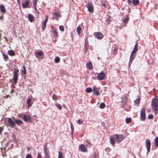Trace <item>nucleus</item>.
I'll list each match as a JSON object with an SVG mask.
<instances>
[{"instance_id":"9","label":"nucleus","mask_w":158,"mask_h":158,"mask_svg":"<svg viewBox=\"0 0 158 158\" xmlns=\"http://www.w3.org/2000/svg\"><path fill=\"white\" fill-rule=\"evenodd\" d=\"M146 147L147 149V153L150 151L151 147V141L149 139H146Z\"/></svg>"},{"instance_id":"52","label":"nucleus","mask_w":158,"mask_h":158,"mask_svg":"<svg viewBox=\"0 0 158 158\" xmlns=\"http://www.w3.org/2000/svg\"><path fill=\"white\" fill-rule=\"evenodd\" d=\"M3 17L4 15L3 14H2V15L0 16V19L2 21L3 19Z\"/></svg>"},{"instance_id":"11","label":"nucleus","mask_w":158,"mask_h":158,"mask_svg":"<svg viewBox=\"0 0 158 158\" xmlns=\"http://www.w3.org/2000/svg\"><path fill=\"white\" fill-rule=\"evenodd\" d=\"M23 118L24 120L27 122L31 121L32 118L29 115H25L23 117Z\"/></svg>"},{"instance_id":"59","label":"nucleus","mask_w":158,"mask_h":158,"mask_svg":"<svg viewBox=\"0 0 158 158\" xmlns=\"http://www.w3.org/2000/svg\"><path fill=\"white\" fill-rule=\"evenodd\" d=\"M35 8V9L36 10H37V9L36 8V6H35V7H34Z\"/></svg>"},{"instance_id":"33","label":"nucleus","mask_w":158,"mask_h":158,"mask_svg":"<svg viewBox=\"0 0 158 158\" xmlns=\"http://www.w3.org/2000/svg\"><path fill=\"white\" fill-rule=\"evenodd\" d=\"M155 146L156 147H158V137H156L155 139Z\"/></svg>"},{"instance_id":"39","label":"nucleus","mask_w":158,"mask_h":158,"mask_svg":"<svg viewBox=\"0 0 158 158\" xmlns=\"http://www.w3.org/2000/svg\"><path fill=\"white\" fill-rule=\"evenodd\" d=\"M105 105L104 103H102L99 105V107L101 109H103L105 107Z\"/></svg>"},{"instance_id":"50","label":"nucleus","mask_w":158,"mask_h":158,"mask_svg":"<svg viewBox=\"0 0 158 158\" xmlns=\"http://www.w3.org/2000/svg\"><path fill=\"white\" fill-rule=\"evenodd\" d=\"M83 122V121L81 120L80 119H78L77 121V123L79 124H81Z\"/></svg>"},{"instance_id":"5","label":"nucleus","mask_w":158,"mask_h":158,"mask_svg":"<svg viewBox=\"0 0 158 158\" xmlns=\"http://www.w3.org/2000/svg\"><path fill=\"white\" fill-rule=\"evenodd\" d=\"M145 109L143 108L140 110V119L141 121H145L146 119L145 113Z\"/></svg>"},{"instance_id":"28","label":"nucleus","mask_w":158,"mask_h":158,"mask_svg":"<svg viewBox=\"0 0 158 158\" xmlns=\"http://www.w3.org/2000/svg\"><path fill=\"white\" fill-rule=\"evenodd\" d=\"M113 48V49L112 53L114 55H115L117 53V52L118 51V48L117 46H116L114 47Z\"/></svg>"},{"instance_id":"47","label":"nucleus","mask_w":158,"mask_h":158,"mask_svg":"<svg viewBox=\"0 0 158 158\" xmlns=\"http://www.w3.org/2000/svg\"><path fill=\"white\" fill-rule=\"evenodd\" d=\"M37 158H41L42 156L41 154L39 152L37 153Z\"/></svg>"},{"instance_id":"31","label":"nucleus","mask_w":158,"mask_h":158,"mask_svg":"<svg viewBox=\"0 0 158 158\" xmlns=\"http://www.w3.org/2000/svg\"><path fill=\"white\" fill-rule=\"evenodd\" d=\"M85 91L87 93H90L93 91V89L89 87L86 88Z\"/></svg>"},{"instance_id":"19","label":"nucleus","mask_w":158,"mask_h":158,"mask_svg":"<svg viewBox=\"0 0 158 158\" xmlns=\"http://www.w3.org/2000/svg\"><path fill=\"white\" fill-rule=\"evenodd\" d=\"M21 74L22 75H24L26 74L27 70L25 65H23L22 67V69H21Z\"/></svg>"},{"instance_id":"4","label":"nucleus","mask_w":158,"mask_h":158,"mask_svg":"<svg viewBox=\"0 0 158 158\" xmlns=\"http://www.w3.org/2000/svg\"><path fill=\"white\" fill-rule=\"evenodd\" d=\"M117 137L116 135L112 136L110 138V142L111 145L114 147V144L115 142H117Z\"/></svg>"},{"instance_id":"49","label":"nucleus","mask_w":158,"mask_h":158,"mask_svg":"<svg viewBox=\"0 0 158 158\" xmlns=\"http://www.w3.org/2000/svg\"><path fill=\"white\" fill-rule=\"evenodd\" d=\"M88 45V43L87 42H85L84 45H85V47L86 50H87L88 49V48H87Z\"/></svg>"},{"instance_id":"46","label":"nucleus","mask_w":158,"mask_h":158,"mask_svg":"<svg viewBox=\"0 0 158 158\" xmlns=\"http://www.w3.org/2000/svg\"><path fill=\"white\" fill-rule=\"evenodd\" d=\"M26 158H32V156L31 154H28L26 156Z\"/></svg>"},{"instance_id":"2","label":"nucleus","mask_w":158,"mask_h":158,"mask_svg":"<svg viewBox=\"0 0 158 158\" xmlns=\"http://www.w3.org/2000/svg\"><path fill=\"white\" fill-rule=\"evenodd\" d=\"M138 44L136 42L134 47V50L132 51L130 57V62L131 63L133 60L135 59L136 56V52L138 51Z\"/></svg>"},{"instance_id":"12","label":"nucleus","mask_w":158,"mask_h":158,"mask_svg":"<svg viewBox=\"0 0 158 158\" xmlns=\"http://www.w3.org/2000/svg\"><path fill=\"white\" fill-rule=\"evenodd\" d=\"M46 19L45 21L42 23V27L41 28L43 31H44L46 26V23L48 20V16L46 15Z\"/></svg>"},{"instance_id":"36","label":"nucleus","mask_w":158,"mask_h":158,"mask_svg":"<svg viewBox=\"0 0 158 158\" xmlns=\"http://www.w3.org/2000/svg\"><path fill=\"white\" fill-rule=\"evenodd\" d=\"M55 106L57 107L59 110H61L62 108L61 106L59 103H56L55 104Z\"/></svg>"},{"instance_id":"7","label":"nucleus","mask_w":158,"mask_h":158,"mask_svg":"<svg viewBox=\"0 0 158 158\" xmlns=\"http://www.w3.org/2000/svg\"><path fill=\"white\" fill-rule=\"evenodd\" d=\"M105 76V74L102 71L98 73L97 76V79L99 80H102L104 79Z\"/></svg>"},{"instance_id":"22","label":"nucleus","mask_w":158,"mask_h":158,"mask_svg":"<svg viewBox=\"0 0 158 158\" xmlns=\"http://www.w3.org/2000/svg\"><path fill=\"white\" fill-rule=\"evenodd\" d=\"M0 10L2 13H6V10L3 5H0Z\"/></svg>"},{"instance_id":"32","label":"nucleus","mask_w":158,"mask_h":158,"mask_svg":"<svg viewBox=\"0 0 158 158\" xmlns=\"http://www.w3.org/2000/svg\"><path fill=\"white\" fill-rule=\"evenodd\" d=\"M129 20V17L128 16H127V17L124 19L123 20V22L125 24H126L127 23Z\"/></svg>"},{"instance_id":"14","label":"nucleus","mask_w":158,"mask_h":158,"mask_svg":"<svg viewBox=\"0 0 158 158\" xmlns=\"http://www.w3.org/2000/svg\"><path fill=\"white\" fill-rule=\"evenodd\" d=\"M93 94H94L98 96L100 95V92L98 89L94 86L93 87Z\"/></svg>"},{"instance_id":"3","label":"nucleus","mask_w":158,"mask_h":158,"mask_svg":"<svg viewBox=\"0 0 158 158\" xmlns=\"http://www.w3.org/2000/svg\"><path fill=\"white\" fill-rule=\"evenodd\" d=\"M19 72V70L17 69L15 70L14 69L13 73V81L14 84H16L17 82L18 79V73Z\"/></svg>"},{"instance_id":"51","label":"nucleus","mask_w":158,"mask_h":158,"mask_svg":"<svg viewBox=\"0 0 158 158\" xmlns=\"http://www.w3.org/2000/svg\"><path fill=\"white\" fill-rule=\"evenodd\" d=\"M44 151H47L48 150L47 149V145H45L44 146Z\"/></svg>"},{"instance_id":"57","label":"nucleus","mask_w":158,"mask_h":158,"mask_svg":"<svg viewBox=\"0 0 158 158\" xmlns=\"http://www.w3.org/2000/svg\"><path fill=\"white\" fill-rule=\"evenodd\" d=\"M3 38L5 39L7 42L8 41V40L6 37H3Z\"/></svg>"},{"instance_id":"21","label":"nucleus","mask_w":158,"mask_h":158,"mask_svg":"<svg viewBox=\"0 0 158 158\" xmlns=\"http://www.w3.org/2000/svg\"><path fill=\"white\" fill-rule=\"evenodd\" d=\"M8 54L10 56H14L15 55V53L13 50H10L7 52Z\"/></svg>"},{"instance_id":"43","label":"nucleus","mask_w":158,"mask_h":158,"mask_svg":"<svg viewBox=\"0 0 158 158\" xmlns=\"http://www.w3.org/2000/svg\"><path fill=\"white\" fill-rule=\"evenodd\" d=\"M60 30L61 31H64V26L63 25L60 26L59 27Z\"/></svg>"},{"instance_id":"26","label":"nucleus","mask_w":158,"mask_h":158,"mask_svg":"<svg viewBox=\"0 0 158 158\" xmlns=\"http://www.w3.org/2000/svg\"><path fill=\"white\" fill-rule=\"evenodd\" d=\"M2 55L4 60L5 61H7L9 60V57L8 56L3 52L2 53Z\"/></svg>"},{"instance_id":"44","label":"nucleus","mask_w":158,"mask_h":158,"mask_svg":"<svg viewBox=\"0 0 158 158\" xmlns=\"http://www.w3.org/2000/svg\"><path fill=\"white\" fill-rule=\"evenodd\" d=\"M38 0H33V6L34 7H35V6L36 5L37 2Z\"/></svg>"},{"instance_id":"18","label":"nucleus","mask_w":158,"mask_h":158,"mask_svg":"<svg viewBox=\"0 0 158 158\" xmlns=\"http://www.w3.org/2000/svg\"><path fill=\"white\" fill-rule=\"evenodd\" d=\"M29 4V2L28 0H26L22 3V5L23 8H27L28 7Z\"/></svg>"},{"instance_id":"23","label":"nucleus","mask_w":158,"mask_h":158,"mask_svg":"<svg viewBox=\"0 0 158 158\" xmlns=\"http://www.w3.org/2000/svg\"><path fill=\"white\" fill-rule=\"evenodd\" d=\"M33 102V101L32 100V99H27V106L29 107H31L32 106Z\"/></svg>"},{"instance_id":"30","label":"nucleus","mask_w":158,"mask_h":158,"mask_svg":"<svg viewBox=\"0 0 158 158\" xmlns=\"http://www.w3.org/2000/svg\"><path fill=\"white\" fill-rule=\"evenodd\" d=\"M45 156L46 158H50V156L49 155V152L48 150L44 151Z\"/></svg>"},{"instance_id":"48","label":"nucleus","mask_w":158,"mask_h":158,"mask_svg":"<svg viewBox=\"0 0 158 158\" xmlns=\"http://www.w3.org/2000/svg\"><path fill=\"white\" fill-rule=\"evenodd\" d=\"M148 118L149 119H152L153 118V116L152 114H149L148 116Z\"/></svg>"},{"instance_id":"42","label":"nucleus","mask_w":158,"mask_h":158,"mask_svg":"<svg viewBox=\"0 0 158 158\" xmlns=\"http://www.w3.org/2000/svg\"><path fill=\"white\" fill-rule=\"evenodd\" d=\"M126 122L127 123H129L131 121V119L130 118H127L126 119Z\"/></svg>"},{"instance_id":"38","label":"nucleus","mask_w":158,"mask_h":158,"mask_svg":"<svg viewBox=\"0 0 158 158\" xmlns=\"http://www.w3.org/2000/svg\"><path fill=\"white\" fill-rule=\"evenodd\" d=\"M81 31V27H77V31L78 34H79L80 33Z\"/></svg>"},{"instance_id":"56","label":"nucleus","mask_w":158,"mask_h":158,"mask_svg":"<svg viewBox=\"0 0 158 158\" xmlns=\"http://www.w3.org/2000/svg\"><path fill=\"white\" fill-rule=\"evenodd\" d=\"M18 3L20 5V0H19L18 1H17Z\"/></svg>"},{"instance_id":"16","label":"nucleus","mask_w":158,"mask_h":158,"mask_svg":"<svg viewBox=\"0 0 158 158\" xmlns=\"http://www.w3.org/2000/svg\"><path fill=\"white\" fill-rule=\"evenodd\" d=\"M84 144L86 147L88 148H91L92 146V144L90 141L88 140H86L85 141Z\"/></svg>"},{"instance_id":"34","label":"nucleus","mask_w":158,"mask_h":158,"mask_svg":"<svg viewBox=\"0 0 158 158\" xmlns=\"http://www.w3.org/2000/svg\"><path fill=\"white\" fill-rule=\"evenodd\" d=\"M53 15L55 16L57 19L58 20V18L60 16V14L57 12L55 11L53 14Z\"/></svg>"},{"instance_id":"35","label":"nucleus","mask_w":158,"mask_h":158,"mask_svg":"<svg viewBox=\"0 0 158 158\" xmlns=\"http://www.w3.org/2000/svg\"><path fill=\"white\" fill-rule=\"evenodd\" d=\"M140 99H135L134 101V102L135 104L139 106L140 102Z\"/></svg>"},{"instance_id":"8","label":"nucleus","mask_w":158,"mask_h":158,"mask_svg":"<svg viewBox=\"0 0 158 158\" xmlns=\"http://www.w3.org/2000/svg\"><path fill=\"white\" fill-rule=\"evenodd\" d=\"M94 35L96 38L98 39H101L103 37V35L100 32H94Z\"/></svg>"},{"instance_id":"24","label":"nucleus","mask_w":158,"mask_h":158,"mask_svg":"<svg viewBox=\"0 0 158 158\" xmlns=\"http://www.w3.org/2000/svg\"><path fill=\"white\" fill-rule=\"evenodd\" d=\"M28 18L29 21L31 22L33 21L34 19V17L31 14H29L28 15Z\"/></svg>"},{"instance_id":"15","label":"nucleus","mask_w":158,"mask_h":158,"mask_svg":"<svg viewBox=\"0 0 158 158\" xmlns=\"http://www.w3.org/2000/svg\"><path fill=\"white\" fill-rule=\"evenodd\" d=\"M86 67L88 69L90 70H92L93 69V66L92 63L91 61L87 62L86 63Z\"/></svg>"},{"instance_id":"10","label":"nucleus","mask_w":158,"mask_h":158,"mask_svg":"<svg viewBox=\"0 0 158 158\" xmlns=\"http://www.w3.org/2000/svg\"><path fill=\"white\" fill-rule=\"evenodd\" d=\"M8 122L11 127L13 128L15 127L16 124L15 122H14L11 118H8Z\"/></svg>"},{"instance_id":"37","label":"nucleus","mask_w":158,"mask_h":158,"mask_svg":"<svg viewBox=\"0 0 158 158\" xmlns=\"http://www.w3.org/2000/svg\"><path fill=\"white\" fill-rule=\"evenodd\" d=\"M60 58L59 57H56L55 59V62L56 63H58L60 62Z\"/></svg>"},{"instance_id":"40","label":"nucleus","mask_w":158,"mask_h":158,"mask_svg":"<svg viewBox=\"0 0 158 158\" xmlns=\"http://www.w3.org/2000/svg\"><path fill=\"white\" fill-rule=\"evenodd\" d=\"M127 99H123V100L122 101V107L123 108L124 107V106L125 105V103L126 102V100Z\"/></svg>"},{"instance_id":"25","label":"nucleus","mask_w":158,"mask_h":158,"mask_svg":"<svg viewBox=\"0 0 158 158\" xmlns=\"http://www.w3.org/2000/svg\"><path fill=\"white\" fill-rule=\"evenodd\" d=\"M53 34L54 38H56L58 36V33L56 30H53L52 31Z\"/></svg>"},{"instance_id":"13","label":"nucleus","mask_w":158,"mask_h":158,"mask_svg":"<svg viewBox=\"0 0 158 158\" xmlns=\"http://www.w3.org/2000/svg\"><path fill=\"white\" fill-rule=\"evenodd\" d=\"M79 149L83 152H87V149L86 147L84 144H81L79 146Z\"/></svg>"},{"instance_id":"29","label":"nucleus","mask_w":158,"mask_h":158,"mask_svg":"<svg viewBox=\"0 0 158 158\" xmlns=\"http://www.w3.org/2000/svg\"><path fill=\"white\" fill-rule=\"evenodd\" d=\"M43 52L41 50L39 52H35V54L36 55H37L39 56H41L43 55Z\"/></svg>"},{"instance_id":"20","label":"nucleus","mask_w":158,"mask_h":158,"mask_svg":"<svg viewBox=\"0 0 158 158\" xmlns=\"http://www.w3.org/2000/svg\"><path fill=\"white\" fill-rule=\"evenodd\" d=\"M15 123L19 126H21L23 124V123L21 120L18 119H15Z\"/></svg>"},{"instance_id":"1","label":"nucleus","mask_w":158,"mask_h":158,"mask_svg":"<svg viewBox=\"0 0 158 158\" xmlns=\"http://www.w3.org/2000/svg\"><path fill=\"white\" fill-rule=\"evenodd\" d=\"M152 108L155 114L158 112V99H152Z\"/></svg>"},{"instance_id":"27","label":"nucleus","mask_w":158,"mask_h":158,"mask_svg":"<svg viewBox=\"0 0 158 158\" xmlns=\"http://www.w3.org/2000/svg\"><path fill=\"white\" fill-rule=\"evenodd\" d=\"M132 2L135 6H137L139 4V1L138 0H132Z\"/></svg>"},{"instance_id":"58","label":"nucleus","mask_w":158,"mask_h":158,"mask_svg":"<svg viewBox=\"0 0 158 158\" xmlns=\"http://www.w3.org/2000/svg\"><path fill=\"white\" fill-rule=\"evenodd\" d=\"M30 150V148H27V150L28 151H29Z\"/></svg>"},{"instance_id":"54","label":"nucleus","mask_w":158,"mask_h":158,"mask_svg":"<svg viewBox=\"0 0 158 158\" xmlns=\"http://www.w3.org/2000/svg\"><path fill=\"white\" fill-rule=\"evenodd\" d=\"M127 0L128 2V3L129 4V5L131 4L132 3V0Z\"/></svg>"},{"instance_id":"53","label":"nucleus","mask_w":158,"mask_h":158,"mask_svg":"<svg viewBox=\"0 0 158 158\" xmlns=\"http://www.w3.org/2000/svg\"><path fill=\"white\" fill-rule=\"evenodd\" d=\"M52 99H56V96L55 94H53L52 96Z\"/></svg>"},{"instance_id":"60","label":"nucleus","mask_w":158,"mask_h":158,"mask_svg":"<svg viewBox=\"0 0 158 158\" xmlns=\"http://www.w3.org/2000/svg\"><path fill=\"white\" fill-rule=\"evenodd\" d=\"M137 99H139V97L137 98Z\"/></svg>"},{"instance_id":"6","label":"nucleus","mask_w":158,"mask_h":158,"mask_svg":"<svg viewBox=\"0 0 158 158\" xmlns=\"http://www.w3.org/2000/svg\"><path fill=\"white\" fill-rule=\"evenodd\" d=\"M86 6L88 8V11L89 12L92 13L93 12L94 10V7L93 3L89 2L86 5Z\"/></svg>"},{"instance_id":"45","label":"nucleus","mask_w":158,"mask_h":158,"mask_svg":"<svg viewBox=\"0 0 158 158\" xmlns=\"http://www.w3.org/2000/svg\"><path fill=\"white\" fill-rule=\"evenodd\" d=\"M110 16H109V17L106 19V22H107L108 23V24H109L110 22L111 21V20L110 19Z\"/></svg>"},{"instance_id":"55","label":"nucleus","mask_w":158,"mask_h":158,"mask_svg":"<svg viewBox=\"0 0 158 158\" xmlns=\"http://www.w3.org/2000/svg\"><path fill=\"white\" fill-rule=\"evenodd\" d=\"M3 129V128L2 127H0V134H2V131Z\"/></svg>"},{"instance_id":"41","label":"nucleus","mask_w":158,"mask_h":158,"mask_svg":"<svg viewBox=\"0 0 158 158\" xmlns=\"http://www.w3.org/2000/svg\"><path fill=\"white\" fill-rule=\"evenodd\" d=\"M58 158H63L62 153L60 151H59L58 152Z\"/></svg>"},{"instance_id":"17","label":"nucleus","mask_w":158,"mask_h":158,"mask_svg":"<svg viewBox=\"0 0 158 158\" xmlns=\"http://www.w3.org/2000/svg\"><path fill=\"white\" fill-rule=\"evenodd\" d=\"M117 137V142L119 143L123 139V136L122 135L116 134Z\"/></svg>"}]
</instances>
